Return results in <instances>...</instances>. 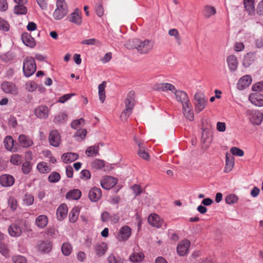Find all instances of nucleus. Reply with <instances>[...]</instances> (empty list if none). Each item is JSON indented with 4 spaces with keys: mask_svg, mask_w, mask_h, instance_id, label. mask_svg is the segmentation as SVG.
Instances as JSON below:
<instances>
[{
    "mask_svg": "<svg viewBox=\"0 0 263 263\" xmlns=\"http://www.w3.org/2000/svg\"><path fill=\"white\" fill-rule=\"evenodd\" d=\"M132 112V110L129 109V108H125L121 115V120H126L129 117Z\"/></svg>",
    "mask_w": 263,
    "mask_h": 263,
    "instance_id": "13d9d810",
    "label": "nucleus"
},
{
    "mask_svg": "<svg viewBox=\"0 0 263 263\" xmlns=\"http://www.w3.org/2000/svg\"><path fill=\"white\" fill-rule=\"evenodd\" d=\"M49 142L53 146L58 147L61 142V136L57 130H52L50 132L49 135Z\"/></svg>",
    "mask_w": 263,
    "mask_h": 263,
    "instance_id": "9d476101",
    "label": "nucleus"
},
{
    "mask_svg": "<svg viewBox=\"0 0 263 263\" xmlns=\"http://www.w3.org/2000/svg\"><path fill=\"white\" fill-rule=\"evenodd\" d=\"M18 140L23 147H28L33 144L32 141L25 135H21L18 137Z\"/></svg>",
    "mask_w": 263,
    "mask_h": 263,
    "instance_id": "c85d7f7f",
    "label": "nucleus"
},
{
    "mask_svg": "<svg viewBox=\"0 0 263 263\" xmlns=\"http://www.w3.org/2000/svg\"><path fill=\"white\" fill-rule=\"evenodd\" d=\"M134 140L139 147V150L138 152V156L143 159L146 160H148L149 158V156L148 153L146 152V148L144 144L140 141L138 140L136 137H134Z\"/></svg>",
    "mask_w": 263,
    "mask_h": 263,
    "instance_id": "423d86ee",
    "label": "nucleus"
},
{
    "mask_svg": "<svg viewBox=\"0 0 263 263\" xmlns=\"http://www.w3.org/2000/svg\"><path fill=\"white\" fill-rule=\"evenodd\" d=\"M105 163L104 161L100 159L95 160L91 164L92 168L96 170H100L104 166Z\"/></svg>",
    "mask_w": 263,
    "mask_h": 263,
    "instance_id": "49530a36",
    "label": "nucleus"
},
{
    "mask_svg": "<svg viewBox=\"0 0 263 263\" xmlns=\"http://www.w3.org/2000/svg\"><path fill=\"white\" fill-rule=\"evenodd\" d=\"M102 196V192L100 189L96 187L92 188L89 192L88 197L92 202H96L99 200Z\"/></svg>",
    "mask_w": 263,
    "mask_h": 263,
    "instance_id": "aec40b11",
    "label": "nucleus"
},
{
    "mask_svg": "<svg viewBox=\"0 0 263 263\" xmlns=\"http://www.w3.org/2000/svg\"><path fill=\"white\" fill-rule=\"evenodd\" d=\"M87 130L86 129H80L74 134V137L78 140H82L85 138Z\"/></svg>",
    "mask_w": 263,
    "mask_h": 263,
    "instance_id": "8fccbe9b",
    "label": "nucleus"
},
{
    "mask_svg": "<svg viewBox=\"0 0 263 263\" xmlns=\"http://www.w3.org/2000/svg\"><path fill=\"white\" fill-rule=\"evenodd\" d=\"M67 115L64 112H62L54 117L53 122L55 123H63L67 121Z\"/></svg>",
    "mask_w": 263,
    "mask_h": 263,
    "instance_id": "37998d69",
    "label": "nucleus"
},
{
    "mask_svg": "<svg viewBox=\"0 0 263 263\" xmlns=\"http://www.w3.org/2000/svg\"><path fill=\"white\" fill-rule=\"evenodd\" d=\"M125 47L129 49H136L141 54H146L151 52L154 48V42L151 40L134 39L127 41Z\"/></svg>",
    "mask_w": 263,
    "mask_h": 263,
    "instance_id": "f257e3e1",
    "label": "nucleus"
},
{
    "mask_svg": "<svg viewBox=\"0 0 263 263\" xmlns=\"http://www.w3.org/2000/svg\"><path fill=\"white\" fill-rule=\"evenodd\" d=\"M255 58V53L253 52H250L247 53L244 55L242 62V65L244 67H249L254 61Z\"/></svg>",
    "mask_w": 263,
    "mask_h": 263,
    "instance_id": "5701e85b",
    "label": "nucleus"
},
{
    "mask_svg": "<svg viewBox=\"0 0 263 263\" xmlns=\"http://www.w3.org/2000/svg\"><path fill=\"white\" fill-rule=\"evenodd\" d=\"M175 97L177 101L180 102L182 106L190 103L189 97L187 93L182 90H176L174 91Z\"/></svg>",
    "mask_w": 263,
    "mask_h": 263,
    "instance_id": "1a4fd4ad",
    "label": "nucleus"
},
{
    "mask_svg": "<svg viewBox=\"0 0 263 263\" xmlns=\"http://www.w3.org/2000/svg\"><path fill=\"white\" fill-rule=\"evenodd\" d=\"M0 252L4 256H7L8 254V248L6 244L0 243Z\"/></svg>",
    "mask_w": 263,
    "mask_h": 263,
    "instance_id": "338daca9",
    "label": "nucleus"
},
{
    "mask_svg": "<svg viewBox=\"0 0 263 263\" xmlns=\"http://www.w3.org/2000/svg\"><path fill=\"white\" fill-rule=\"evenodd\" d=\"M14 181L13 177L10 175L5 174L0 177V184L5 187L12 186Z\"/></svg>",
    "mask_w": 263,
    "mask_h": 263,
    "instance_id": "6ab92c4d",
    "label": "nucleus"
},
{
    "mask_svg": "<svg viewBox=\"0 0 263 263\" xmlns=\"http://www.w3.org/2000/svg\"><path fill=\"white\" fill-rule=\"evenodd\" d=\"M57 8L55 9L53 17L57 20L63 18L68 12L67 4L65 0H58L56 3Z\"/></svg>",
    "mask_w": 263,
    "mask_h": 263,
    "instance_id": "f03ea898",
    "label": "nucleus"
},
{
    "mask_svg": "<svg viewBox=\"0 0 263 263\" xmlns=\"http://www.w3.org/2000/svg\"><path fill=\"white\" fill-rule=\"evenodd\" d=\"M10 162L14 165H19L22 162V157L21 155L15 154L12 156Z\"/></svg>",
    "mask_w": 263,
    "mask_h": 263,
    "instance_id": "3c124183",
    "label": "nucleus"
},
{
    "mask_svg": "<svg viewBox=\"0 0 263 263\" xmlns=\"http://www.w3.org/2000/svg\"><path fill=\"white\" fill-rule=\"evenodd\" d=\"M85 154L88 157H95L99 155L98 146H91L88 147L85 151Z\"/></svg>",
    "mask_w": 263,
    "mask_h": 263,
    "instance_id": "f704fd0d",
    "label": "nucleus"
},
{
    "mask_svg": "<svg viewBox=\"0 0 263 263\" xmlns=\"http://www.w3.org/2000/svg\"><path fill=\"white\" fill-rule=\"evenodd\" d=\"M35 116L41 119H46L48 117L49 109L45 105H41L34 110Z\"/></svg>",
    "mask_w": 263,
    "mask_h": 263,
    "instance_id": "4468645a",
    "label": "nucleus"
},
{
    "mask_svg": "<svg viewBox=\"0 0 263 263\" xmlns=\"http://www.w3.org/2000/svg\"><path fill=\"white\" fill-rule=\"evenodd\" d=\"M10 235L13 237H18L22 234V230L20 227L16 224H11L8 229Z\"/></svg>",
    "mask_w": 263,
    "mask_h": 263,
    "instance_id": "c756f323",
    "label": "nucleus"
},
{
    "mask_svg": "<svg viewBox=\"0 0 263 263\" xmlns=\"http://www.w3.org/2000/svg\"><path fill=\"white\" fill-rule=\"evenodd\" d=\"M231 153L232 155H235L239 157H242L244 155L243 151L236 147H233L230 149Z\"/></svg>",
    "mask_w": 263,
    "mask_h": 263,
    "instance_id": "5fc2aeb1",
    "label": "nucleus"
},
{
    "mask_svg": "<svg viewBox=\"0 0 263 263\" xmlns=\"http://www.w3.org/2000/svg\"><path fill=\"white\" fill-rule=\"evenodd\" d=\"M130 188L133 190L135 197L140 195L144 191L139 184H134Z\"/></svg>",
    "mask_w": 263,
    "mask_h": 263,
    "instance_id": "603ef678",
    "label": "nucleus"
},
{
    "mask_svg": "<svg viewBox=\"0 0 263 263\" xmlns=\"http://www.w3.org/2000/svg\"><path fill=\"white\" fill-rule=\"evenodd\" d=\"M22 169L24 174L29 173L31 170L30 163L28 161L23 163Z\"/></svg>",
    "mask_w": 263,
    "mask_h": 263,
    "instance_id": "052dcab7",
    "label": "nucleus"
},
{
    "mask_svg": "<svg viewBox=\"0 0 263 263\" xmlns=\"http://www.w3.org/2000/svg\"><path fill=\"white\" fill-rule=\"evenodd\" d=\"M0 30L8 31L9 30L8 23L3 18L0 17Z\"/></svg>",
    "mask_w": 263,
    "mask_h": 263,
    "instance_id": "0e129e2a",
    "label": "nucleus"
},
{
    "mask_svg": "<svg viewBox=\"0 0 263 263\" xmlns=\"http://www.w3.org/2000/svg\"><path fill=\"white\" fill-rule=\"evenodd\" d=\"M246 115L253 124L259 125L263 119V114L259 110L248 109L246 111Z\"/></svg>",
    "mask_w": 263,
    "mask_h": 263,
    "instance_id": "20e7f679",
    "label": "nucleus"
},
{
    "mask_svg": "<svg viewBox=\"0 0 263 263\" xmlns=\"http://www.w3.org/2000/svg\"><path fill=\"white\" fill-rule=\"evenodd\" d=\"M155 88L158 91H171L173 92H174L176 89L175 86L168 83L158 84L155 86Z\"/></svg>",
    "mask_w": 263,
    "mask_h": 263,
    "instance_id": "393cba45",
    "label": "nucleus"
},
{
    "mask_svg": "<svg viewBox=\"0 0 263 263\" xmlns=\"http://www.w3.org/2000/svg\"><path fill=\"white\" fill-rule=\"evenodd\" d=\"M250 101L257 106H263V95L258 93H253L249 96Z\"/></svg>",
    "mask_w": 263,
    "mask_h": 263,
    "instance_id": "ddd939ff",
    "label": "nucleus"
},
{
    "mask_svg": "<svg viewBox=\"0 0 263 263\" xmlns=\"http://www.w3.org/2000/svg\"><path fill=\"white\" fill-rule=\"evenodd\" d=\"M252 89L254 91H261L263 90V81L255 83L252 86Z\"/></svg>",
    "mask_w": 263,
    "mask_h": 263,
    "instance_id": "bf43d9fd",
    "label": "nucleus"
},
{
    "mask_svg": "<svg viewBox=\"0 0 263 263\" xmlns=\"http://www.w3.org/2000/svg\"><path fill=\"white\" fill-rule=\"evenodd\" d=\"M107 246L105 243L97 244L95 246V251L98 256L103 255L107 251Z\"/></svg>",
    "mask_w": 263,
    "mask_h": 263,
    "instance_id": "2f4dec72",
    "label": "nucleus"
},
{
    "mask_svg": "<svg viewBox=\"0 0 263 263\" xmlns=\"http://www.w3.org/2000/svg\"><path fill=\"white\" fill-rule=\"evenodd\" d=\"M131 233V229L128 226H124L119 230L117 236V238L119 241H125L130 236Z\"/></svg>",
    "mask_w": 263,
    "mask_h": 263,
    "instance_id": "0eeeda50",
    "label": "nucleus"
},
{
    "mask_svg": "<svg viewBox=\"0 0 263 263\" xmlns=\"http://www.w3.org/2000/svg\"><path fill=\"white\" fill-rule=\"evenodd\" d=\"M14 263H27V260L23 256L16 255L12 257Z\"/></svg>",
    "mask_w": 263,
    "mask_h": 263,
    "instance_id": "4d7b16f0",
    "label": "nucleus"
},
{
    "mask_svg": "<svg viewBox=\"0 0 263 263\" xmlns=\"http://www.w3.org/2000/svg\"><path fill=\"white\" fill-rule=\"evenodd\" d=\"M81 192L79 190L75 189L68 192L66 194V198L78 200L81 197Z\"/></svg>",
    "mask_w": 263,
    "mask_h": 263,
    "instance_id": "c9c22d12",
    "label": "nucleus"
},
{
    "mask_svg": "<svg viewBox=\"0 0 263 263\" xmlns=\"http://www.w3.org/2000/svg\"><path fill=\"white\" fill-rule=\"evenodd\" d=\"M68 19L69 22L77 25H80L82 24L81 12L78 8H76L74 11L69 15Z\"/></svg>",
    "mask_w": 263,
    "mask_h": 263,
    "instance_id": "f3484780",
    "label": "nucleus"
},
{
    "mask_svg": "<svg viewBox=\"0 0 263 263\" xmlns=\"http://www.w3.org/2000/svg\"><path fill=\"white\" fill-rule=\"evenodd\" d=\"M14 12L17 14H25L27 12V9L24 5H16L14 7Z\"/></svg>",
    "mask_w": 263,
    "mask_h": 263,
    "instance_id": "a18cd8bd",
    "label": "nucleus"
},
{
    "mask_svg": "<svg viewBox=\"0 0 263 263\" xmlns=\"http://www.w3.org/2000/svg\"><path fill=\"white\" fill-rule=\"evenodd\" d=\"M144 257V254L142 252H134L129 257L131 261L134 262H139L142 261Z\"/></svg>",
    "mask_w": 263,
    "mask_h": 263,
    "instance_id": "e433bc0d",
    "label": "nucleus"
},
{
    "mask_svg": "<svg viewBox=\"0 0 263 263\" xmlns=\"http://www.w3.org/2000/svg\"><path fill=\"white\" fill-rule=\"evenodd\" d=\"M79 155L74 153H64L62 155L61 159L62 161L66 163H70L78 159Z\"/></svg>",
    "mask_w": 263,
    "mask_h": 263,
    "instance_id": "bb28decb",
    "label": "nucleus"
},
{
    "mask_svg": "<svg viewBox=\"0 0 263 263\" xmlns=\"http://www.w3.org/2000/svg\"><path fill=\"white\" fill-rule=\"evenodd\" d=\"M62 252L64 255L68 256L72 251V247L68 242H64L62 246Z\"/></svg>",
    "mask_w": 263,
    "mask_h": 263,
    "instance_id": "a19ab883",
    "label": "nucleus"
},
{
    "mask_svg": "<svg viewBox=\"0 0 263 263\" xmlns=\"http://www.w3.org/2000/svg\"><path fill=\"white\" fill-rule=\"evenodd\" d=\"M68 208L65 204H61L57 211V218L59 220H63L67 216Z\"/></svg>",
    "mask_w": 263,
    "mask_h": 263,
    "instance_id": "b1692460",
    "label": "nucleus"
},
{
    "mask_svg": "<svg viewBox=\"0 0 263 263\" xmlns=\"http://www.w3.org/2000/svg\"><path fill=\"white\" fill-rule=\"evenodd\" d=\"M238 197L235 194H230L225 198V201L227 204H232L237 202Z\"/></svg>",
    "mask_w": 263,
    "mask_h": 263,
    "instance_id": "09e8293b",
    "label": "nucleus"
},
{
    "mask_svg": "<svg viewBox=\"0 0 263 263\" xmlns=\"http://www.w3.org/2000/svg\"><path fill=\"white\" fill-rule=\"evenodd\" d=\"M14 140L11 136H7L4 141L5 147L8 150H11L13 148Z\"/></svg>",
    "mask_w": 263,
    "mask_h": 263,
    "instance_id": "c03bdc74",
    "label": "nucleus"
},
{
    "mask_svg": "<svg viewBox=\"0 0 263 263\" xmlns=\"http://www.w3.org/2000/svg\"><path fill=\"white\" fill-rule=\"evenodd\" d=\"M234 165V157L230 154H226V166L224 172L229 173L233 168Z\"/></svg>",
    "mask_w": 263,
    "mask_h": 263,
    "instance_id": "cd10ccee",
    "label": "nucleus"
},
{
    "mask_svg": "<svg viewBox=\"0 0 263 263\" xmlns=\"http://www.w3.org/2000/svg\"><path fill=\"white\" fill-rule=\"evenodd\" d=\"M23 69L26 77H29L32 75L36 69L34 59L32 57L26 58L24 60Z\"/></svg>",
    "mask_w": 263,
    "mask_h": 263,
    "instance_id": "7ed1b4c3",
    "label": "nucleus"
},
{
    "mask_svg": "<svg viewBox=\"0 0 263 263\" xmlns=\"http://www.w3.org/2000/svg\"><path fill=\"white\" fill-rule=\"evenodd\" d=\"M182 111L184 116L186 119L191 121L194 120V112L192 109V106L191 102L182 106Z\"/></svg>",
    "mask_w": 263,
    "mask_h": 263,
    "instance_id": "a211bd4d",
    "label": "nucleus"
},
{
    "mask_svg": "<svg viewBox=\"0 0 263 263\" xmlns=\"http://www.w3.org/2000/svg\"><path fill=\"white\" fill-rule=\"evenodd\" d=\"M37 168L40 172L42 173H48L50 171V168L45 162H40L37 165Z\"/></svg>",
    "mask_w": 263,
    "mask_h": 263,
    "instance_id": "79ce46f5",
    "label": "nucleus"
},
{
    "mask_svg": "<svg viewBox=\"0 0 263 263\" xmlns=\"http://www.w3.org/2000/svg\"><path fill=\"white\" fill-rule=\"evenodd\" d=\"M227 62L231 71H235L238 66V62L237 59L234 55H230L227 57Z\"/></svg>",
    "mask_w": 263,
    "mask_h": 263,
    "instance_id": "4be33fe9",
    "label": "nucleus"
},
{
    "mask_svg": "<svg viewBox=\"0 0 263 263\" xmlns=\"http://www.w3.org/2000/svg\"><path fill=\"white\" fill-rule=\"evenodd\" d=\"M84 123V119L83 118H80L79 119L73 121L71 124V126L72 128L77 129L79 128L81 125H83Z\"/></svg>",
    "mask_w": 263,
    "mask_h": 263,
    "instance_id": "864d4df0",
    "label": "nucleus"
},
{
    "mask_svg": "<svg viewBox=\"0 0 263 263\" xmlns=\"http://www.w3.org/2000/svg\"><path fill=\"white\" fill-rule=\"evenodd\" d=\"M243 4L246 10L249 14L251 15L254 13V0H243Z\"/></svg>",
    "mask_w": 263,
    "mask_h": 263,
    "instance_id": "7c9ffc66",
    "label": "nucleus"
},
{
    "mask_svg": "<svg viewBox=\"0 0 263 263\" xmlns=\"http://www.w3.org/2000/svg\"><path fill=\"white\" fill-rule=\"evenodd\" d=\"M22 40L24 44L29 47L33 48L35 45L36 43L34 38L28 33H23L22 35Z\"/></svg>",
    "mask_w": 263,
    "mask_h": 263,
    "instance_id": "412c9836",
    "label": "nucleus"
},
{
    "mask_svg": "<svg viewBox=\"0 0 263 263\" xmlns=\"http://www.w3.org/2000/svg\"><path fill=\"white\" fill-rule=\"evenodd\" d=\"M190 244V241L187 239L181 241L177 248L178 254L180 256L185 255L189 251Z\"/></svg>",
    "mask_w": 263,
    "mask_h": 263,
    "instance_id": "9b49d317",
    "label": "nucleus"
},
{
    "mask_svg": "<svg viewBox=\"0 0 263 263\" xmlns=\"http://www.w3.org/2000/svg\"><path fill=\"white\" fill-rule=\"evenodd\" d=\"M216 9L212 6L206 5L204 8V15L206 18H209L215 14Z\"/></svg>",
    "mask_w": 263,
    "mask_h": 263,
    "instance_id": "58836bf2",
    "label": "nucleus"
},
{
    "mask_svg": "<svg viewBox=\"0 0 263 263\" xmlns=\"http://www.w3.org/2000/svg\"><path fill=\"white\" fill-rule=\"evenodd\" d=\"M2 90L6 93L15 95L17 93L16 87L14 84L9 82H4L1 85Z\"/></svg>",
    "mask_w": 263,
    "mask_h": 263,
    "instance_id": "dca6fc26",
    "label": "nucleus"
},
{
    "mask_svg": "<svg viewBox=\"0 0 263 263\" xmlns=\"http://www.w3.org/2000/svg\"><path fill=\"white\" fill-rule=\"evenodd\" d=\"M52 248V245L49 241H43L39 245V249L43 252H49Z\"/></svg>",
    "mask_w": 263,
    "mask_h": 263,
    "instance_id": "4c0bfd02",
    "label": "nucleus"
},
{
    "mask_svg": "<svg viewBox=\"0 0 263 263\" xmlns=\"http://www.w3.org/2000/svg\"><path fill=\"white\" fill-rule=\"evenodd\" d=\"M74 93H68L64 95L59 99V102L61 103H65L67 100H69L72 96H74Z\"/></svg>",
    "mask_w": 263,
    "mask_h": 263,
    "instance_id": "69168bd1",
    "label": "nucleus"
},
{
    "mask_svg": "<svg viewBox=\"0 0 263 263\" xmlns=\"http://www.w3.org/2000/svg\"><path fill=\"white\" fill-rule=\"evenodd\" d=\"M252 82V78L250 75H246L241 77L237 84V87L239 90H243L248 87Z\"/></svg>",
    "mask_w": 263,
    "mask_h": 263,
    "instance_id": "f8f14e48",
    "label": "nucleus"
},
{
    "mask_svg": "<svg viewBox=\"0 0 263 263\" xmlns=\"http://www.w3.org/2000/svg\"><path fill=\"white\" fill-rule=\"evenodd\" d=\"M148 222L153 227L160 228L163 223L162 220L156 214H151L148 218Z\"/></svg>",
    "mask_w": 263,
    "mask_h": 263,
    "instance_id": "2eb2a0df",
    "label": "nucleus"
},
{
    "mask_svg": "<svg viewBox=\"0 0 263 263\" xmlns=\"http://www.w3.org/2000/svg\"><path fill=\"white\" fill-rule=\"evenodd\" d=\"M168 34L174 36L178 45L181 44V39L178 31L176 29H171L168 32Z\"/></svg>",
    "mask_w": 263,
    "mask_h": 263,
    "instance_id": "ea45409f",
    "label": "nucleus"
},
{
    "mask_svg": "<svg viewBox=\"0 0 263 263\" xmlns=\"http://www.w3.org/2000/svg\"><path fill=\"white\" fill-rule=\"evenodd\" d=\"M77 210L74 209L70 212L69 214V220L71 222H74L77 219L78 214H77Z\"/></svg>",
    "mask_w": 263,
    "mask_h": 263,
    "instance_id": "680f3d73",
    "label": "nucleus"
},
{
    "mask_svg": "<svg viewBox=\"0 0 263 263\" xmlns=\"http://www.w3.org/2000/svg\"><path fill=\"white\" fill-rule=\"evenodd\" d=\"M35 222L37 227L43 228L47 224V217L45 215H40L36 218Z\"/></svg>",
    "mask_w": 263,
    "mask_h": 263,
    "instance_id": "72a5a7b5",
    "label": "nucleus"
},
{
    "mask_svg": "<svg viewBox=\"0 0 263 263\" xmlns=\"http://www.w3.org/2000/svg\"><path fill=\"white\" fill-rule=\"evenodd\" d=\"M34 197L31 195L26 194L24 199V202L27 205H30L33 204Z\"/></svg>",
    "mask_w": 263,
    "mask_h": 263,
    "instance_id": "e2e57ef3",
    "label": "nucleus"
},
{
    "mask_svg": "<svg viewBox=\"0 0 263 263\" xmlns=\"http://www.w3.org/2000/svg\"><path fill=\"white\" fill-rule=\"evenodd\" d=\"M107 260L108 263H122L121 262V259L116 258L112 254L108 256Z\"/></svg>",
    "mask_w": 263,
    "mask_h": 263,
    "instance_id": "774afa93",
    "label": "nucleus"
},
{
    "mask_svg": "<svg viewBox=\"0 0 263 263\" xmlns=\"http://www.w3.org/2000/svg\"><path fill=\"white\" fill-rule=\"evenodd\" d=\"M8 204L12 210L14 211L17 206L16 200L13 197H10L8 199Z\"/></svg>",
    "mask_w": 263,
    "mask_h": 263,
    "instance_id": "6e6d98bb",
    "label": "nucleus"
},
{
    "mask_svg": "<svg viewBox=\"0 0 263 263\" xmlns=\"http://www.w3.org/2000/svg\"><path fill=\"white\" fill-rule=\"evenodd\" d=\"M118 182V180L111 176H105L101 181V186L106 190H109L113 187Z\"/></svg>",
    "mask_w": 263,
    "mask_h": 263,
    "instance_id": "6e6552de",
    "label": "nucleus"
},
{
    "mask_svg": "<svg viewBox=\"0 0 263 263\" xmlns=\"http://www.w3.org/2000/svg\"><path fill=\"white\" fill-rule=\"evenodd\" d=\"M196 102L195 103V110L197 113H199L206 106V101L205 96L201 92H197L194 96Z\"/></svg>",
    "mask_w": 263,
    "mask_h": 263,
    "instance_id": "39448f33",
    "label": "nucleus"
},
{
    "mask_svg": "<svg viewBox=\"0 0 263 263\" xmlns=\"http://www.w3.org/2000/svg\"><path fill=\"white\" fill-rule=\"evenodd\" d=\"M106 84V82L103 81L101 84H99L98 86L99 99L102 103L104 102L106 98L105 91Z\"/></svg>",
    "mask_w": 263,
    "mask_h": 263,
    "instance_id": "473e14b6",
    "label": "nucleus"
},
{
    "mask_svg": "<svg viewBox=\"0 0 263 263\" xmlns=\"http://www.w3.org/2000/svg\"><path fill=\"white\" fill-rule=\"evenodd\" d=\"M61 176L59 173L53 172L51 173L48 177V180L50 182L54 183L58 182L60 179Z\"/></svg>",
    "mask_w": 263,
    "mask_h": 263,
    "instance_id": "de8ad7c7",
    "label": "nucleus"
},
{
    "mask_svg": "<svg viewBox=\"0 0 263 263\" xmlns=\"http://www.w3.org/2000/svg\"><path fill=\"white\" fill-rule=\"evenodd\" d=\"M125 108H129V109L133 110L135 105V92L130 91L125 101Z\"/></svg>",
    "mask_w": 263,
    "mask_h": 263,
    "instance_id": "a878e982",
    "label": "nucleus"
}]
</instances>
